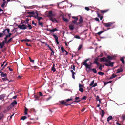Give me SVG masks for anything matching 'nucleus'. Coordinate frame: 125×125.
I'll return each mask as SVG.
<instances>
[{
  "instance_id": "nucleus-20",
  "label": "nucleus",
  "mask_w": 125,
  "mask_h": 125,
  "mask_svg": "<svg viewBox=\"0 0 125 125\" xmlns=\"http://www.w3.org/2000/svg\"><path fill=\"white\" fill-rule=\"evenodd\" d=\"M104 65H102L101 64H100V66H99L98 67V69L100 70H102V67H104Z\"/></svg>"
},
{
  "instance_id": "nucleus-17",
  "label": "nucleus",
  "mask_w": 125,
  "mask_h": 125,
  "mask_svg": "<svg viewBox=\"0 0 125 125\" xmlns=\"http://www.w3.org/2000/svg\"><path fill=\"white\" fill-rule=\"evenodd\" d=\"M101 116L102 118L103 117L104 114V112L103 110H102L101 112L100 113Z\"/></svg>"
},
{
  "instance_id": "nucleus-13",
  "label": "nucleus",
  "mask_w": 125,
  "mask_h": 125,
  "mask_svg": "<svg viewBox=\"0 0 125 125\" xmlns=\"http://www.w3.org/2000/svg\"><path fill=\"white\" fill-rule=\"evenodd\" d=\"M5 95L4 94H2L0 95V100L2 101L4 100V98L5 97Z\"/></svg>"
},
{
  "instance_id": "nucleus-31",
  "label": "nucleus",
  "mask_w": 125,
  "mask_h": 125,
  "mask_svg": "<svg viewBox=\"0 0 125 125\" xmlns=\"http://www.w3.org/2000/svg\"><path fill=\"white\" fill-rule=\"evenodd\" d=\"M1 43V44H2L3 46L4 45L5 43H7V41H6L5 42V41H4V40Z\"/></svg>"
},
{
  "instance_id": "nucleus-18",
  "label": "nucleus",
  "mask_w": 125,
  "mask_h": 125,
  "mask_svg": "<svg viewBox=\"0 0 125 125\" xmlns=\"http://www.w3.org/2000/svg\"><path fill=\"white\" fill-rule=\"evenodd\" d=\"M55 65L53 64V66L52 69V71L53 72H54L56 71V70L55 68Z\"/></svg>"
},
{
  "instance_id": "nucleus-6",
  "label": "nucleus",
  "mask_w": 125,
  "mask_h": 125,
  "mask_svg": "<svg viewBox=\"0 0 125 125\" xmlns=\"http://www.w3.org/2000/svg\"><path fill=\"white\" fill-rule=\"evenodd\" d=\"M83 65L85 66V67L86 69H89V70L87 71V72L88 71L91 69V66L89 65L87 63L83 64Z\"/></svg>"
},
{
  "instance_id": "nucleus-36",
  "label": "nucleus",
  "mask_w": 125,
  "mask_h": 125,
  "mask_svg": "<svg viewBox=\"0 0 125 125\" xmlns=\"http://www.w3.org/2000/svg\"><path fill=\"white\" fill-rule=\"evenodd\" d=\"M1 76L2 77H5L7 75L6 73H3L1 74Z\"/></svg>"
},
{
  "instance_id": "nucleus-2",
  "label": "nucleus",
  "mask_w": 125,
  "mask_h": 125,
  "mask_svg": "<svg viewBox=\"0 0 125 125\" xmlns=\"http://www.w3.org/2000/svg\"><path fill=\"white\" fill-rule=\"evenodd\" d=\"M35 14L36 15H34V17L35 18H37L38 20L39 21L43 19V18L42 17H38V11H35Z\"/></svg>"
},
{
  "instance_id": "nucleus-45",
  "label": "nucleus",
  "mask_w": 125,
  "mask_h": 125,
  "mask_svg": "<svg viewBox=\"0 0 125 125\" xmlns=\"http://www.w3.org/2000/svg\"><path fill=\"white\" fill-rule=\"evenodd\" d=\"M5 35V34H3V33L0 32V38L1 37H2L3 36Z\"/></svg>"
},
{
  "instance_id": "nucleus-35",
  "label": "nucleus",
  "mask_w": 125,
  "mask_h": 125,
  "mask_svg": "<svg viewBox=\"0 0 125 125\" xmlns=\"http://www.w3.org/2000/svg\"><path fill=\"white\" fill-rule=\"evenodd\" d=\"M98 73L99 75L102 76L104 74V73L103 72H98Z\"/></svg>"
},
{
  "instance_id": "nucleus-41",
  "label": "nucleus",
  "mask_w": 125,
  "mask_h": 125,
  "mask_svg": "<svg viewBox=\"0 0 125 125\" xmlns=\"http://www.w3.org/2000/svg\"><path fill=\"white\" fill-rule=\"evenodd\" d=\"M28 25L27 26L29 28V29L30 30L31 29H32V27L31 26L30 24H28Z\"/></svg>"
},
{
  "instance_id": "nucleus-3",
  "label": "nucleus",
  "mask_w": 125,
  "mask_h": 125,
  "mask_svg": "<svg viewBox=\"0 0 125 125\" xmlns=\"http://www.w3.org/2000/svg\"><path fill=\"white\" fill-rule=\"evenodd\" d=\"M103 25L107 27H108L111 26L113 24L112 22H108V23H103Z\"/></svg>"
},
{
  "instance_id": "nucleus-34",
  "label": "nucleus",
  "mask_w": 125,
  "mask_h": 125,
  "mask_svg": "<svg viewBox=\"0 0 125 125\" xmlns=\"http://www.w3.org/2000/svg\"><path fill=\"white\" fill-rule=\"evenodd\" d=\"M90 60V58H88L87 59H86L85 60V61L84 62H83V64H85L87 63V62L89 60Z\"/></svg>"
},
{
  "instance_id": "nucleus-32",
  "label": "nucleus",
  "mask_w": 125,
  "mask_h": 125,
  "mask_svg": "<svg viewBox=\"0 0 125 125\" xmlns=\"http://www.w3.org/2000/svg\"><path fill=\"white\" fill-rule=\"evenodd\" d=\"M34 97L35 98V100H38L39 97L37 95H35Z\"/></svg>"
},
{
  "instance_id": "nucleus-22",
  "label": "nucleus",
  "mask_w": 125,
  "mask_h": 125,
  "mask_svg": "<svg viewBox=\"0 0 125 125\" xmlns=\"http://www.w3.org/2000/svg\"><path fill=\"white\" fill-rule=\"evenodd\" d=\"M112 119V117L111 116H110L108 117L107 119V121L109 122L110 120H111Z\"/></svg>"
},
{
  "instance_id": "nucleus-44",
  "label": "nucleus",
  "mask_w": 125,
  "mask_h": 125,
  "mask_svg": "<svg viewBox=\"0 0 125 125\" xmlns=\"http://www.w3.org/2000/svg\"><path fill=\"white\" fill-rule=\"evenodd\" d=\"M55 41L56 42L57 44H59V42L58 41V38H56L55 39Z\"/></svg>"
},
{
  "instance_id": "nucleus-46",
  "label": "nucleus",
  "mask_w": 125,
  "mask_h": 125,
  "mask_svg": "<svg viewBox=\"0 0 125 125\" xmlns=\"http://www.w3.org/2000/svg\"><path fill=\"white\" fill-rule=\"evenodd\" d=\"M82 45H80L79 46L78 48V51L79 50H80V49H81V48H82Z\"/></svg>"
},
{
  "instance_id": "nucleus-24",
  "label": "nucleus",
  "mask_w": 125,
  "mask_h": 125,
  "mask_svg": "<svg viewBox=\"0 0 125 125\" xmlns=\"http://www.w3.org/2000/svg\"><path fill=\"white\" fill-rule=\"evenodd\" d=\"M77 20H73L72 21V23H74L75 24H76V25H78V24H78V23L77 22Z\"/></svg>"
},
{
  "instance_id": "nucleus-42",
  "label": "nucleus",
  "mask_w": 125,
  "mask_h": 125,
  "mask_svg": "<svg viewBox=\"0 0 125 125\" xmlns=\"http://www.w3.org/2000/svg\"><path fill=\"white\" fill-rule=\"evenodd\" d=\"M71 68H72V69H73L74 71H75V66L74 65H73H73H72L71 66Z\"/></svg>"
},
{
  "instance_id": "nucleus-37",
  "label": "nucleus",
  "mask_w": 125,
  "mask_h": 125,
  "mask_svg": "<svg viewBox=\"0 0 125 125\" xmlns=\"http://www.w3.org/2000/svg\"><path fill=\"white\" fill-rule=\"evenodd\" d=\"M4 2L1 5V7L2 8L5 5L6 2V1H3Z\"/></svg>"
},
{
  "instance_id": "nucleus-47",
  "label": "nucleus",
  "mask_w": 125,
  "mask_h": 125,
  "mask_svg": "<svg viewBox=\"0 0 125 125\" xmlns=\"http://www.w3.org/2000/svg\"><path fill=\"white\" fill-rule=\"evenodd\" d=\"M72 18L75 20H78V18L76 17L73 16L72 17Z\"/></svg>"
},
{
  "instance_id": "nucleus-52",
  "label": "nucleus",
  "mask_w": 125,
  "mask_h": 125,
  "mask_svg": "<svg viewBox=\"0 0 125 125\" xmlns=\"http://www.w3.org/2000/svg\"><path fill=\"white\" fill-rule=\"evenodd\" d=\"M104 32V31H100L99 32H98L97 34L98 35H100L103 32Z\"/></svg>"
},
{
  "instance_id": "nucleus-4",
  "label": "nucleus",
  "mask_w": 125,
  "mask_h": 125,
  "mask_svg": "<svg viewBox=\"0 0 125 125\" xmlns=\"http://www.w3.org/2000/svg\"><path fill=\"white\" fill-rule=\"evenodd\" d=\"M55 16V14L52 13V11H50L49 12L47 15V16L50 18H52L53 17Z\"/></svg>"
},
{
  "instance_id": "nucleus-9",
  "label": "nucleus",
  "mask_w": 125,
  "mask_h": 125,
  "mask_svg": "<svg viewBox=\"0 0 125 125\" xmlns=\"http://www.w3.org/2000/svg\"><path fill=\"white\" fill-rule=\"evenodd\" d=\"M50 20L52 22H53L58 23V21L55 18H49Z\"/></svg>"
},
{
  "instance_id": "nucleus-62",
  "label": "nucleus",
  "mask_w": 125,
  "mask_h": 125,
  "mask_svg": "<svg viewBox=\"0 0 125 125\" xmlns=\"http://www.w3.org/2000/svg\"><path fill=\"white\" fill-rule=\"evenodd\" d=\"M31 40L28 39H24V41L29 42Z\"/></svg>"
},
{
  "instance_id": "nucleus-28",
  "label": "nucleus",
  "mask_w": 125,
  "mask_h": 125,
  "mask_svg": "<svg viewBox=\"0 0 125 125\" xmlns=\"http://www.w3.org/2000/svg\"><path fill=\"white\" fill-rule=\"evenodd\" d=\"M109 10L108 9L106 10H100L101 11V12L102 13H104L107 12L108 10Z\"/></svg>"
},
{
  "instance_id": "nucleus-49",
  "label": "nucleus",
  "mask_w": 125,
  "mask_h": 125,
  "mask_svg": "<svg viewBox=\"0 0 125 125\" xmlns=\"http://www.w3.org/2000/svg\"><path fill=\"white\" fill-rule=\"evenodd\" d=\"M94 80H93L92 82L90 84V85L91 86H93V84L94 83Z\"/></svg>"
},
{
  "instance_id": "nucleus-56",
  "label": "nucleus",
  "mask_w": 125,
  "mask_h": 125,
  "mask_svg": "<svg viewBox=\"0 0 125 125\" xmlns=\"http://www.w3.org/2000/svg\"><path fill=\"white\" fill-rule=\"evenodd\" d=\"M86 99V96H84L82 98V99L84 100H85Z\"/></svg>"
},
{
  "instance_id": "nucleus-25",
  "label": "nucleus",
  "mask_w": 125,
  "mask_h": 125,
  "mask_svg": "<svg viewBox=\"0 0 125 125\" xmlns=\"http://www.w3.org/2000/svg\"><path fill=\"white\" fill-rule=\"evenodd\" d=\"M28 109L26 107H25L24 109V114L25 115H26L27 113V111Z\"/></svg>"
},
{
  "instance_id": "nucleus-33",
  "label": "nucleus",
  "mask_w": 125,
  "mask_h": 125,
  "mask_svg": "<svg viewBox=\"0 0 125 125\" xmlns=\"http://www.w3.org/2000/svg\"><path fill=\"white\" fill-rule=\"evenodd\" d=\"M38 23L39 24V25L41 26V27H43V24L42 22H40V21H39L38 22Z\"/></svg>"
},
{
  "instance_id": "nucleus-30",
  "label": "nucleus",
  "mask_w": 125,
  "mask_h": 125,
  "mask_svg": "<svg viewBox=\"0 0 125 125\" xmlns=\"http://www.w3.org/2000/svg\"><path fill=\"white\" fill-rule=\"evenodd\" d=\"M18 27L21 29H23V24L22 25H19L18 26Z\"/></svg>"
},
{
  "instance_id": "nucleus-1",
  "label": "nucleus",
  "mask_w": 125,
  "mask_h": 125,
  "mask_svg": "<svg viewBox=\"0 0 125 125\" xmlns=\"http://www.w3.org/2000/svg\"><path fill=\"white\" fill-rule=\"evenodd\" d=\"M17 104V103L16 101L15 100H14L13 102L11 103L10 105L7 107V108L8 109H7V111H9L10 109H11L12 107H13L16 104Z\"/></svg>"
},
{
  "instance_id": "nucleus-7",
  "label": "nucleus",
  "mask_w": 125,
  "mask_h": 125,
  "mask_svg": "<svg viewBox=\"0 0 125 125\" xmlns=\"http://www.w3.org/2000/svg\"><path fill=\"white\" fill-rule=\"evenodd\" d=\"M69 29L70 30H73L74 28V24L73 23L70 25L69 26Z\"/></svg>"
},
{
  "instance_id": "nucleus-53",
  "label": "nucleus",
  "mask_w": 125,
  "mask_h": 125,
  "mask_svg": "<svg viewBox=\"0 0 125 125\" xmlns=\"http://www.w3.org/2000/svg\"><path fill=\"white\" fill-rule=\"evenodd\" d=\"M61 50L62 52H64L65 51V50L63 47H61Z\"/></svg>"
},
{
  "instance_id": "nucleus-55",
  "label": "nucleus",
  "mask_w": 125,
  "mask_h": 125,
  "mask_svg": "<svg viewBox=\"0 0 125 125\" xmlns=\"http://www.w3.org/2000/svg\"><path fill=\"white\" fill-rule=\"evenodd\" d=\"M4 47V46H3L2 45V44H1V43H0V49H2V48L3 47Z\"/></svg>"
},
{
  "instance_id": "nucleus-16",
  "label": "nucleus",
  "mask_w": 125,
  "mask_h": 125,
  "mask_svg": "<svg viewBox=\"0 0 125 125\" xmlns=\"http://www.w3.org/2000/svg\"><path fill=\"white\" fill-rule=\"evenodd\" d=\"M75 99L76 100H77L78 99H79V100H76L74 102H76L77 103H79L80 102L81 100L80 99V98L79 97H76L75 98Z\"/></svg>"
},
{
  "instance_id": "nucleus-43",
  "label": "nucleus",
  "mask_w": 125,
  "mask_h": 125,
  "mask_svg": "<svg viewBox=\"0 0 125 125\" xmlns=\"http://www.w3.org/2000/svg\"><path fill=\"white\" fill-rule=\"evenodd\" d=\"M120 60L122 61V63L123 64H124L125 63V62L123 58H121L120 59Z\"/></svg>"
},
{
  "instance_id": "nucleus-26",
  "label": "nucleus",
  "mask_w": 125,
  "mask_h": 125,
  "mask_svg": "<svg viewBox=\"0 0 125 125\" xmlns=\"http://www.w3.org/2000/svg\"><path fill=\"white\" fill-rule=\"evenodd\" d=\"M91 70L93 71V72L94 73H96L97 72V71L96 70V69L95 68L92 69H91Z\"/></svg>"
},
{
  "instance_id": "nucleus-14",
  "label": "nucleus",
  "mask_w": 125,
  "mask_h": 125,
  "mask_svg": "<svg viewBox=\"0 0 125 125\" xmlns=\"http://www.w3.org/2000/svg\"><path fill=\"white\" fill-rule=\"evenodd\" d=\"M83 22V20L82 19V18L81 16L80 17V19L79 20V22H78V24H81Z\"/></svg>"
},
{
  "instance_id": "nucleus-23",
  "label": "nucleus",
  "mask_w": 125,
  "mask_h": 125,
  "mask_svg": "<svg viewBox=\"0 0 125 125\" xmlns=\"http://www.w3.org/2000/svg\"><path fill=\"white\" fill-rule=\"evenodd\" d=\"M117 76V75H115L114 74H113L112 75V77H111L110 78V79H112L114 78H115V77Z\"/></svg>"
},
{
  "instance_id": "nucleus-60",
  "label": "nucleus",
  "mask_w": 125,
  "mask_h": 125,
  "mask_svg": "<svg viewBox=\"0 0 125 125\" xmlns=\"http://www.w3.org/2000/svg\"><path fill=\"white\" fill-rule=\"evenodd\" d=\"M72 99H68L66 100V101L67 102H68V101H72Z\"/></svg>"
},
{
  "instance_id": "nucleus-19",
  "label": "nucleus",
  "mask_w": 125,
  "mask_h": 125,
  "mask_svg": "<svg viewBox=\"0 0 125 125\" xmlns=\"http://www.w3.org/2000/svg\"><path fill=\"white\" fill-rule=\"evenodd\" d=\"M27 13L33 15H36L35 12V13L34 11H31V12H28Z\"/></svg>"
},
{
  "instance_id": "nucleus-61",
  "label": "nucleus",
  "mask_w": 125,
  "mask_h": 125,
  "mask_svg": "<svg viewBox=\"0 0 125 125\" xmlns=\"http://www.w3.org/2000/svg\"><path fill=\"white\" fill-rule=\"evenodd\" d=\"M8 38V37L6 35L5 37L4 38V39L5 40L4 41H5V42L6 41H7V40Z\"/></svg>"
},
{
  "instance_id": "nucleus-59",
  "label": "nucleus",
  "mask_w": 125,
  "mask_h": 125,
  "mask_svg": "<svg viewBox=\"0 0 125 125\" xmlns=\"http://www.w3.org/2000/svg\"><path fill=\"white\" fill-rule=\"evenodd\" d=\"M97 16L99 17H100L102 16L99 13L97 12Z\"/></svg>"
},
{
  "instance_id": "nucleus-51",
  "label": "nucleus",
  "mask_w": 125,
  "mask_h": 125,
  "mask_svg": "<svg viewBox=\"0 0 125 125\" xmlns=\"http://www.w3.org/2000/svg\"><path fill=\"white\" fill-rule=\"evenodd\" d=\"M9 33V35H6V36H7L8 37H10L11 36V35L12 34L11 33Z\"/></svg>"
},
{
  "instance_id": "nucleus-15",
  "label": "nucleus",
  "mask_w": 125,
  "mask_h": 125,
  "mask_svg": "<svg viewBox=\"0 0 125 125\" xmlns=\"http://www.w3.org/2000/svg\"><path fill=\"white\" fill-rule=\"evenodd\" d=\"M123 70L122 69V68L121 67H120V69H118L117 70V73H119L121 72H122Z\"/></svg>"
},
{
  "instance_id": "nucleus-39",
  "label": "nucleus",
  "mask_w": 125,
  "mask_h": 125,
  "mask_svg": "<svg viewBox=\"0 0 125 125\" xmlns=\"http://www.w3.org/2000/svg\"><path fill=\"white\" fill-rule=\"evenodd\" d=\"M79 90L81 92H83V89L82 87H79Z\"/></svg>"
},
{
  "instance_id": "nucleus-10",
  "label": "nucleus",
  "mask_w": 125,
  "mask_h": 125,
  "mask_svg": "<svg viewBox=\"0 0 125 125\" xmlns=\"http://www.w3.org/2000/svg\"><path fill=\"white\" fill-rule=\"evenodd\" d=\"M107 58L108 60H111L114 59L115 58L114 56H111L110 55H108L107 56Z\"/></svg>"
},
{
  "instance_id": "nucleus-21",
  "label": "nucleus",
  "mask_w": 125,
  "mask_h": 125,
  "mask_svg": "<svg viewBox=\"0 0 125 125\" xmlns=\"http://www.w3.org/2000/svg\"><path fill=\"white\" fill-rule=\"evenodd\" d=\"M59 102L62 105H65L66 102L64 100H63L62 101H59Z\"/></svg>"
},
{
  "instance_id": "nucleus-50",
  "label": "nucleus",
  "mask_w": 125,
  "mask_h": 125,
  "mask_svg": "<svg viewBox=\"0 0 125 125\" xmlns=\"http://www.w3.org/2000/svg\"><path fill=\"white\" fill-rule=\"evenodd\" d=\"M75 38L76 39H80V37L78 35H76L75 37Z\"/></svg>"
},
{
  "instance_id": "nucleus-54",
  "label": "nucleus",
  "mask_w": 125,
  "mask_h": 125,
  "mask_svg": "<svg viewBox=\"0 0 125 125\" xmlns=\"http://www.w3.org/2000/svg\"><path fill=\"white\" fill-rule=\"evenodd\" d=\"M85 9L87 11H88L89 10V7H85Z\"/></svg>"
},
{
  "instance_id": "nucleus-57",
  "label": "nucleus",
  "mask_w": 125,
  "mask_h": 125,
  "mask_svg": "<svg viewBox=\"0 0 125 125\" xmlns=\"http://www.w3.org/2000/svg\"><path fill=\"white\" fill-rule=\"evenodd\" d=\"M95 20L96 21H98V22H100L99 19L97 17L95 18Z\"/></svg>"
},
{
  "instance_id": "nucleus-11",
  "label": "nucleus",
  "mask_w": 125,
  "mask_h": 125,
  "mask_svg": "<svg viewBox=\"0 0 125 125\" xmlns=\"http://www.w3.org/2000/svg\"><path fill=\"white\" fill-rule=\"evenodd\" d=\"M99 58L96 57L95 58L94 60L93 63L94 64H95L97 62L99 61Z\"/></svg>"
},
{
  "instance_id": "nucleus-5",
  "label": "nucleus",
  "mask_w": 125,
  "mask_h": 125,
  "mask_svg": "<svg viewBox=\"0 0 125 125\" xmlns=\"http://www.w3.org/2000/svg\"><path fill=\"white\" fill-rule=\"evenodd\" d=\"M47 30L49 31L50 32L52 33L53 32L56 31H58V30L57 28H56L53 29H47Z\"/></svg>"
},
{
  "instance_id": "nucleus-58",
  "label": "nucleus",
  "mask_w": 125,
  "mask_h": 125,
  "mask_svg": "<svg viewBox=\"0 0 125 125\" xmlns=\"http://www.w3.org/2000/svg\"><path fill=\"white\" fill-rule=\"evenodd\" d=\"M39 96H43L42 94V93L41 92H39Z\"/></svg>"
},
{
  "instance_id": "nucleus-40",
  "label": "nucleus",
  "mask_w": 125,
  "mask_h": 125,
  "mask_svg": "<svg viewBox=\"0 0 125 125\" xmlns=\"http://www.w3.org/2000/svg\"><path fill=\"white\" fill-rule=\"evenodd\" d=\"M3 116V115L2 114L0 113V121L1 119L2 118Z\"/></svg>"
},
{
  "instance_id": "nucleus-27",
  "label": "nucleus",
  "mask_w": 125,
  "mask_h": 125,
  "mask_svg": "<svg viewBox=\"0 0 125 125\" xmlns=\"http://www.w3.org/2000/svg\"><path fill=\"white\" fill-rule=\"evenodd\" d=\"M13 37L10 38L8 41H7V43H9L12 40Z\"/></svg>"
},
{
  "instance_id": "nucleus-64",
  "label": "nucleus",
  "mask_w": 125,
  "mask_h": 125,
  "mask_svg": "<svg viewBox=\"0 0 125 125\" xmlns=\"http://www.w3.org/2000/svg\"><path fill=\"white\" fill-rule=\"evenodd\" d=\"M84 86L83 85H82L80 84H79V87H82Z\"/></svg>"
},
{
  "instance_id": "nucleus-38",
  "label": "nucleus",
  "mask_w": 125,
  "mask_h": 125,
  "mask_svg": "<svg viewBox=\"0 0 125 125\" xmlns=\"http://www.w3.org/2000/svg\"><path fill=\"white\" fill-rule=\"evenodd\" d=\"M123 121L125 120V114L124 115H123L121 117Z\"/></svg>"
},
{
  "instance_id": "nucleus-48",
  "label": "nucleus",
  "mask_w": 125,
  "mask_h": 125,
  "mask_svg": "<svg viewBox=\"0 0 125 125\" xmlns=\"http://www.w3.org/2000/svg\"><path fill=\"white\" fill-rule=\"evenodd\" d=\"M29 59H30V61L32 63H34V60H32L30 57H29Z\"/></svg>"
},
{
  "instance_id": "nucleus-8",
  "label": "nucleus",
  "mask_w": 125,
  "mask_h": 125,
  "mask_svg": "<svg viewBox=\"0 0 125 125\" xmlns=\"http://www.w3.org/2000/svg\"><path fill=\"white\" fill-rule=\"evenodd\" d=\"M108 60L105 57H103L101 59L100 61L101 62H107Z\"/></svg>"
},
{
  "instance_id": "nucleus-12",
  "label": "nucleus",
  "mask_w": 125,
  "mask_h": 125,
  "mask_svg": "<svg viewBox=\"0 0 125 125\" xmlns=\"http://www.w3.org/2000/svg\"><path fill=\"white\" fill-rule=\"evenodd\" d=\"M107 63H109V66H111V67L113 66V64L114 63V62H111L110 61L108 60Z\"/></svg>"
},
{
  "instance_id": "nucleus-63",
  "label": "nucleus",
  "mask_w": 125,
  "mask_h": 125,
  "mask_svg": "<svg viewBox=\"0 0 125 125\" xmlns=\"http://www.w3.org/2000/svg\"><path fill=\"white\" fill-rule=\"evenodd\" d=\"M45 44L48 47L50 50V49H51V48L46 43H45Z\"/></svg>"
},
{
  "instance_id": "nucleus-29",
  "label": "nucleus",
  "mask_w": 125,
  "mask_h": 125,
  "mask_svg": "<svg viewBox=\"0 0 125 125\" xmlns=\"http://www.w3.org/2000/svg\"><path fill=\"white\" fill-rule=\"evenodd\" d=\"M63 20L65 22H68L69 21V20L65 18L64 17H63Z\"/></svg>"
}]
</instances>
